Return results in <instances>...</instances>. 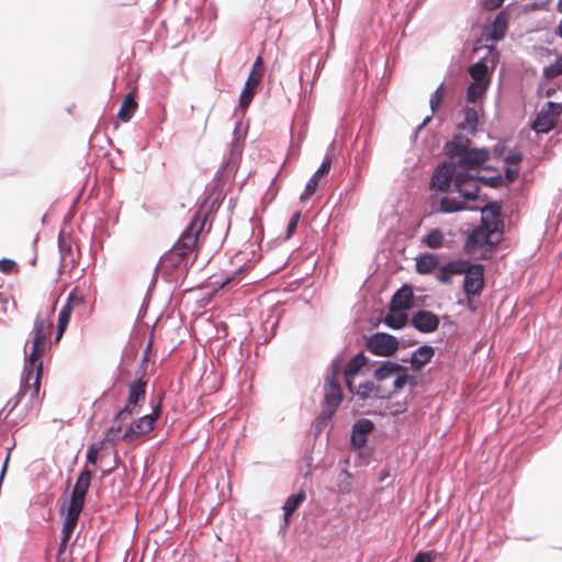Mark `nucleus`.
<instances>
[{"label":"nucleus","instance_id":"nucleus-33","mask_svg":"<svg viewBox=\"0 0 562 562\" xmlns=\"http://www.w3.org/2000/svg\"><path fill=\"white\" fill-rule=\"evenodd\" d=\"M487 86L488 81H473L468 88V101L474 103L481 99L484 95Z\"/></svg>","mask_w":562,"mask_h":562},{"label":"nucleus","instance_id":"nucleus-19","mask_svg":"<svg viewBox=\"0 0 562 562\" xmlns=\"http://www.w3.org/2000/svg\"><path fill=\"white\" fill-rule=\"evenodd\" d=\"M508 29V13L505 10L498 12L493 23L485 27L483 36L486 41L498 42L504 38Z\"/></svg>","mask_w":562,"mask_h":562},{"label":"nucleus","instance_id":"nucleus-38","mask_svg":"<svg viewBox=\"0 0 562 562\" xmlns=\"http://www.w3.org/2000/svg\"><path fill=\"white\" fill-rule=\"evenodd\" d=\"M443 95H445V88H443V83H441L435 90V92L430 95V99H429V104H430L432 114H435L438 111V109L440 108L441 102L443 100Z\"/></svg>","mask_w":562,"mask_h":562},{"label":"nucleus","instance_id":"nucleus-24","mask_svg":"<svg viewBox=\"0 0 562 562\" xmlns=\"http://www.w3.org/2000/svg\"><path fill=\"white\" fill-rule=\"evenodd\" d=\"M470 145L471 139L469 138V136L458 134L451 142L447 144V154L449 155L450 159L453 160L462 153L471 149Z\"/></svg>","mask_w":562,"mask_h":562},{"label":"nucleus","instance_id":"nucleus-6","mask_svg":"<svg viewBox=\"0 0 562 562\" xmlns=\"http://www.w3.org/2000/svg\"><path fill=\"white\" fill-rule=\"evenodd\" d=\"M265 75V64L262 56H258L252 64L251 70L248 75V78L245 82L244 89L239 95V106L241 109H247L251 103L254 95L256 93V89L261 82Z\"/></svg>","mask_w":562,"mask_h":562},{"label":"nucleus","instance_id":"nucleus-25","mask_svg":"<svg viewBox=\"0 0 562 562\" xmlns=\"http://www.w3.org/2000/svg\"><path fill=\"white\" fill-rule=\"evenodd\" d=\"M435 355V350L431 346L424 345L416 349L411 357V364L414 370H419L428 362Z\"/></svg>","mask_w":562,"mask_h":562},{"label":"nucleus","instance_id":"nucleus-52","mask_svg":"<svg viewBox=\"0 0 562 562\" xmlns=\"http://www.w3.org/2000/svg\"><path fill=\"white\" fill-rule=\"evenodd\" d=\"M429 121H430V117H427V119L424 121L423 125H426Z\"/></svg>","mask_w":562,"mask_h":562},{"label":"nucleus","instance_id":"nucleus-11","mask_svg":"<svg viewBox=\"0 0 562 562\" xmlns=\"http://www.w3.org/2000/svg\"><path fill=\"white\" fill-rule=\"evenodd\" d=\"M459 175L454 161L442 162L434 172L431 178V187L441 191L448 192L451 184H456V178Z\"/></svg>","mask_w":562,"mask_h":562},{"label":"nucleus","instance_id":"nucleus-22","mask_svg":"<svg viewBox=\"0 0 562 562\" xmlns=\"http://www.w3.org/2000/svg\"><path fill=\"white\" fill-rule=\"evenodd\" d=\"M374 425L370 419L358 420L352 428L351 442L357 449H361L368 441V435L373 430Z\"/></svg>","mask_w":562,"mask_h":562},{"label":"nucleus","instance_id":"nucleus-37","mask_svg":"<svg viewBox=\"0 0 562 562\" xmlns=\"http://www.w3.org/2000/svg\"><path fill=\"white\" fill-rule=\"evenodd\" d=\"M106 442L103 440H100L98 442H93L89 446L87 450V461L90 464H97L99 459V453L106 447Z\"/></svg>","mask_w":562,"mask_h":562},{"label":"nucleus","instance_id":"nucleus-28","mask_svg":"<svg viewBox=\"0 0 562 562\" xmlns=\"http://www.w3.org/2000/svg\"><path fill=\"white\" fill-rule=\"evenodd\" d=\"M80 514L81 512L79 510L69 507L67 508L66 517L64 519L61 529V539H64V542H68L70 540Z\"/></svg>","mask_w":562,"mask_h":562},{"label":"nucleus","instance_id":"nucleus-47","mask_svg":"<svg viewBox=\"0 0 562 562\" xmlns=\"http://www.w3.org/2000/svg\"><path fill=\"white\" fill-rule=\"evenodd\" d=\"M504 0H484L483 5L486 10H496L503 4Z\"/></svg>","mask_w":562,"mask_h":562},{"label":"nucleus","instance_id":"nucleus-9","mask_svg":"<svg viewBox=\"0 0 562 562\" xmlns=\"http://www.w3.org/2000/svg\"><path fill=\"white\" fill-rule=\"evenodd\" d=\"M562 112L559 103L547 102L532 123V130L536 133H548L557 125L558 119Z\"/></svg>","mask_w":562,"mask_h":562},{"label":"nucleus","instance_id":"nucleus-7","mask_svg":"<svg viewBox=\"0 0 562 562\" xmlns=\"http://www.w3.org/2000/svg\"><path fill=\"white\" fill-rule=\"evenodd\" d=\"M159 406L151 414L144 415L130 424L123 434V441L134 443L143 436L154 429V425L159 416Z\"/></svg>","mask_w":562,"mask_h":562},{"label":"nucleus","instance_id":"nucleus-30","mask_svg":"<svg viewBox=\"0 0 562 562\" xmlns=\"http://www.w3.org/2000/svg\"><path fill=\"white\" fill-rule=\"evenodd\" d=\"M367 361L368 359L363 352L357 353L346 364L344 375L356 376L359 373V371L367 364Z\"/></svg>","mask_w":562,"mask_h":562},{"label":"nucleus","instance_id":"nucleus-31","mask_svg":"<svg viewBox=\"0 0 562 562\" xmlns=\"http://www.w3.org/2000/svg\"><path fill=\"white\" fill-rule=\"evenodd\" d=\"M479 123V115L475 109L467 108L464 110V120L459 123L460 130H467L470 134L474 135Z\"/></svg>","mask_w":562,"mask_h":562},{"label":"nucleus","instance_id":"nucleus-51","mask_svg":"<svg viewBox=\"0 0 562 562\" xmlns=\"http://www.w3.org/2000/svg\"><path fill=\"white\" fill-rule=\"evenodd\" d=\"M8 460H9V456L7 457V459H5V461H4V464H3V468H2V471H1V475H0V480H2V477H3V475H4V472H5V469H7Z\"/></svg>","mask_w":562,"mask_h":562},{"label":"nucleus","instance_id":"nucleus-41","mask_svg":"<svg viewBox=\"0 0 562 562\" xmlns=\"http://www.w3.org/2000/svg\"><path fill=\"white\" fill-rule=\"evenodd\" d=\"M544 74L547 77H557L562 74V57L559 58L554 64L546 68Z\"/></svg>","mask_w":562,"mask_h":562},{"label":"nucleus","instance_id":"nucleus-40","mask_svg":"<svg viewBox=\"0 0 562 562\" xmlns=\"http://www.w3.org/2000/svg\"><path fill=\"white\" fill-rule=\"evenodd\" d=\"M0 271L10 274V273H16L19 271L18 265L12 259H0Z\"/></svg>","mask_w":562,"mask_h":562},{"label":"nucleus","instance_id":"nucleus-49","mask_svg":"<svg viewBox=\"0 0 562 562\" xmlns=\"http://www.w3.org/2000/svg\"><path fill=\"white\" fill-rule=\"evenodd\" d=\"M490 54L492 55V63H495L498 58V52L496 50L495 47L491 46Z\"/></svg>","mask_w":562,"mask_h":562},{"label":"nucleus","instance_id":"nucleus-20","mask_svg":"<svg viewBox=\"0 0 562 562\" xmlns=\"http://www.w3.org/2000/svg\"><path fill=\"white\" fill-rule=\"evenodd\" d=\"M414 306L413 288L408 284L403 285L392 296L390 307L392 311H408Z\"/></svg>","mask_w":562,"mask_h":562},{"label":"nucleus","instance_id":"nucleus-34","mask_svg":"<svg viewBox=\"0 0 562 562\" xmlns=\"http://www.w3.org/2000/svg\"><path fill=\"white\" fill-rule=\"evenodd\" d=\"M431 249H438L443 246L445 236L439 228H432L423 239Z\"/></svg>","mask_w":562,"mask_h":562},{"label":"nucleus","instance_id":"nucleus-5","mask_svg":"<svg viewBox=\"0 0 562 562\" xmlns=\"http://www.w3.org/2000/svg\"><path fill=\"white\" fill-rule=\"evenodd\" d=\"M340 361L335 360L324 383V407L322 415L331 418L342 402V390L339 383Z\"/></svg>","mask_w":562,"mask_h":562},{"label":"nucleus","instance_id":"nucleus-32","mask_svg":"<svg viewBox=\"0 0 562 562\" xmlns=\"http://www.w3.org/2000/svg\"><path fill=\"white\" fill-rule=\"evenodd\" d=\"M407 321L408 316L404 313V311H392L391 308L384 318V323L393 329L402 328L405 326Z\"/></svg>","mask_w":562,"mask_h":562},{"label":"nucleus","instance_id":"nucleus-16","mask_svg":"<svg viewBox=\"0 0 562 562\" xmlns=\"http://www.w3.org/2000/svg\"><path fill=\"white\" fill-rule=\"evenodd\" d=\"M501 211L502 207L496 202H492L485 205L482 209V218L480 225L494 232V234H499V236H502L504 223Z\"/></svg>","mask_w":562,"mask_h":562},{"label":"nucleus","instance_id":"nucleus-18","mask_svg":"<svg viewBox=\"0 0 562 562\" xmlns=\"http://www.w3.org/2000/svg\"><path fill=\"white\" fill-rule=\"evenodd\" d=\"M411 324L418 331L429 334L438 329L440 319L439 316L436 315L435 313L426 310H420L412 315Z\"/></svg>","mask_w":562,"mask_h":562},{"label":"nucleus","instance_id":"nucleus-14","mask_svg":"<svg viewBox=\"0 0 562 562\" xmlns=\"http://www.w3.org/2000/svg\"><path fill=\"white\" fill-rule=\"evenodd\" d=\"M454 190L465 200H476L480 192V179L467 171H459Z\"/></svg>","mask_w":562,"mask_h":562},{"label":"nucleus","instance_id":"nucleus-48","mask_svg":"<svg viewBox=\"0 0 562 562\" xmlns=\"http://www.w3.org/2000/svg\"><path fill=\"white\" fill-rule=\"evenodd\" d=\"M353 379H355V376H345L347 389L349 390V392H351L352 394L356 395V389H355V384H353Z\"/></svg>","mask_w":562,"mask_h":562},{"label":"nucleus","instance_id":"nucleus-8","mask_svg":"<svg viewBox=\"0 0 562 562\" xmlns=\"http://www.w3.org/2000/svg\"><path fill=\"white\" fill-rule=\"evenodd\" d=\"M501 240L499 234H494V232L488 228L479 225L472 233L468 236L464 250L469 255L476 254L480 249L485 246L493 247Z\"/></svg>","mask_w":562,"mask_h":562},{"label":"nucleus","instance_id":"nucleus-42","mask_svg":"<svg viewBox=\"0 0 562 562\" xmlns=\"http://www.w3.org/2000/svg\"><path fill=\"white\" fill-rule=\"evenodd\" d=\"M330 168H331V158L327 157L322 162V165L319 166V168L315 171V173L313 176H315L316 178H318L321 180L323 177L328 175V172L330 171Z\"/></svg>","mask_w":562,"mask_h":562},{"label":"nucleus","instance_id":"nucleus-12","mask_svg":"<svg viewBox=\"0 0 562 562\" xmlns=\"http://www.w3.org/2000/svg\"><path fill=\"white\" fill-rule=\"evenodd\" d=\"M92 472L87 467L82 469L77 477L76 484L72 490L69 508L82 512L85 506L86 495L91 484Z\"/></svg>","mask_w":562,"mask_h":562},{"label":"nucleus","instance_id":"nucleus-4","mask_svg":"<svg viewBox=\"0 0 562 562\" xmlns=\"http://www.w3.org/2000/svg\"><path fill=\"white\" fill-rule=\"evenodd\" d=\"M464 274L463 290L468 297L479 295L484 288V266L468 260H453L442 265L436 278L443 284L451 283V277Z\"/></svg>","mask_w":562,"mask_h":562},{"label":"nucleus","instance_id":"nucleus-39","mask_svg":"<svg viewBox=\"0 0 562 562\" xmlns=\"http://www.w3.org/2000/svg\"><path fill=\"white\" fill-rule=\"evenodd\" d=\"M318 183H319V179L316 178L315 176H312L311 179L307 181V183L305 186V190L300 198L301 201L308 200L316 192Z\"/></svg>","mask_w":562,"mask_h":562},{"label":"nucleus","instance_id":"nucleus-21","mask_svg":"<svg viewBox=\"0 0 562 562\" xmlns=\"http://www.w3.org/2000/svg\"><path fill=\"white\" fill-rule=\"evenodd\" d=\"M82 303H83V301L81 297L76 296L72 293L69 295L67 303L63 306V308L60 310L59 315H58L57 335L55 338L56 342L60 340L61 336L64 335V333L68 326L70 316H71V313L74 310V305L75 304L79 305Z\"/></svg>","mask_w":562,"mask_h":562},{"label":"nucleus","instance_id":"nucleus-26","mask_svg":"<svg viewBox=\"0 0 562 562\" xmlns=\"http://www.w3.org/2000/svg\"><path fill=\"white\" fill-rule=\"evenodd\" d=\"M138 104L136 102V92L132 91L127 93L121 104L120 111L117 113V116L121 121L127 122L132 119L133 114L135 113Z\"/></svg>","mask_w":562,"mask_h":562},{"label":"nucleus","instance_id":"nucleus-13","mask_svg":"<svg viewBox=\"0 0 562 562\" xmlns=\"http://www.w3.org/2000/svg\"><path fill=\"white\" fill-rule=\"evenodd\" d=\"M490 159V151L486 148H471L456 159H453L457 167L461 168V171L470 172L473 169L481 167Z\"/></svg>","mask_w":562,"mask_h":562},{"label":"nucleus","instance_id":"nucleus-23","mask_svg":"<svg viewBox=\"0 0 562 562\" xmlns=\"http://www.w3.org/2000/svg\"><path fill=\"white\" fill-rule=\"evenodd\" d=\"M524 155L519 150L509 151L505 158V177L508 182H514L519 176V164L522 161Z\"/></svg>","mask_w":562,"mask_h":562},{"label":"nucleus","instance_id":"nucleus-15","mask_svg":"<svg viewBox=\"0 0 562 562\" xmlns=\"http://www.w3.org/2000/svg\"><path fill=\"white\" fill-rule=\"evenodd\" d=\"M131 411L130 409H120L113 420L111 426L104 432L103 441L106 443L115 445L119 441H123V428L126 423L131 419Z\"/></svg>","mask_w":562,"mask_h":562},{"label":"nucleus","instance_id":"nucleus-50","mask_svg":"<svg viewBox=\"0 0 562 562\" xmlns=\"http://www.w3.org/2000/svg\"><path fill=\"white\" fill-rule=\"evenodd\" d=\"M68 542H64V539H60V543L58 546V554H63L66 550Z\"/></svg>","mask_w":562,"mask_h":562},{"label":"nucleus","instance_id":"nucleus-10","mask_svg":"<svg viewBox=\"0 0 562 562\" xmlns=\"http://www.w3.org/2000/svg\"><path fill=\"white\" fill-rule=\"evenodd\" d=\"M397 348L398 340L390 334L376 333L367 340V349L375 356L390 357Z\"/></svg>","mask_w":562,"mask_h":562},{"label":"nucleus","instance_id":"nucleus-36","mask_svg":"<svg viewBox=\"0 0 562 562\" xmlns=\"http://www.w3.org/2000/svg\"><path fill=\"white\" fill-rule=\"evenodd\" d=\"M465 209V203L457 201L456 199L445 196L440 201L439 211L443 213H452Z\"/></svg>","mask_w":562,"mask_h":562},{"label":"nucleus","instance_id":"nucleus-43","mask_svg":"<svg viewBox=\"0 0 562 562\" xmlns=\"http://www.w3.org/2000/svg\"><path fill=\"white\" fill-rule=\"evenodd\" d=\"M300 218H301V211H296V212L292 215V217H291V220H290V222H289V224H288V228H286V237H290V236L295 232V229H296V227H297V223H299Z\"/></svg>","mask_w":562,"mask_h":562},{"label":"nucleus","instance_id":"nucleus-45","mask_svg":"<svg viewBox=\"0 0 562 562\" xmlns=\"http://www.w3.org/2000/svg\"><path fill=\"white\" fill-rule=\"evenodd\" d=\"M434 551L419 552L412 562H434Z\"/></svg>","mask_w":562,"mask_h":562},{"label":"nucleus","instance_id":"nucleus-27","mask_svg":"<svg viewBox=\"0 0 562 562\" xmlns=\"http://www.w3.org/2000/svg\"><path fill=\"white\" fill-rule=\"evenodd\" d=\"M439 266V258L435 254H424L416 259V271L419 274H429Z\"/></svg>","mask_w":562,"mask_h":562},{"label":"nucleus","instance_id":"nucleus-46","mask_svg":"<svg viewBox=\"0 0 562 562\" xmlns=\"http://www.w3.org/2000/svg\"><path fill=\"white\" fill-rule=\"evenodd\" d=\"M241 273V270L235 272L232 277H227L223 280H215L214 284L218 285L220 289L224 288L225 285L229 284L231 282L235 281L237 279V276Z\"/></svg>","mask_w":562,"mask_h":562},{"label":"nucleus","instance_id":"nucleus-17","mask_svg":"<svg viewBox=\"0 0 562 562\" xmlns=\"http://www.w3.org/2000/svg\"><path fill=\"white\" fill-rule=\"evenodd\" d=\"M146 384V381L139 379L128 385V396L122 409H130L132 416L139 413V408L145 402Z\"/></svg>","mask_w":562,"mask_h":562},{"label":"nucleus","instance_id":"nucleus-29","mask_svg":"<svg viewBox=\"0 0 562 562\" xmlns=\"http://www.w3.org/2000/svg\"><path fill=\"white\" fill-rule=\"evenodd\" d=\"M306 494L304 491H300L296 494L290 495L283 506L284 520L288 524L291 516L295 513L299 506L305 501Z\"/></svg>","mask_w":562,"mask_h":562},{"label":"nucleus","instance_id":"nucleus-44","mask_svg":"<svg viewBox=\"0 0 562 562\" xmlns=\"http://www.w3.org/2000/svg\"><path fill=\"white\" fill-rule=\"evenodd\" d=\"M480 182L486 183L493 188H497L503 183V177L501 175L491 178H479Z\"/></svg>","mask_w":562,"mask_h":562},{"label":"nucleus","instance_id":"nucleus-2","mask_svg":"<svg viewBox=\"0 0 562 562\" xmlns=\"http://www.w3.org/2000/svg\"><path fill=\"white\" fill-rule=\"evenodd\" d=\"M53 322L49 315L37 314L33 327L32 349L29 362L25 366L24 384L21 392L30 394L31 398L38 396L41 389V375L43 364L40 361L47 348L48 338L52 335Z\"/></svg>","mask_w":562,"mask_h":562},{"label":"nucleus","instance_id":"nucleus-3","mask_svg":"<svg viewBox=\"0 0 562 562\" xmlns=\"http://www.w3.org/2000/svg\"><path fill=\"white\" fill-rule=\"evenodd\" d=\"M373 376L376 381H367L361 383L356 390V396L366 401L368 398L385 400L400 392L413 376L407 374L405 367L384 361L374 370Z\"/></svg>","mask_w":562,"mask_h":562},{"label":"nucleus","instance_id":"nucleus-1","mask_svg":"<svg viewBox=\"0 0 562 562\" xmlns=\"http://www.w3.org/2000/svg\"><path fill=\"white\" fill-rule=\"evenodd\" d=\"M206 220L207 214L202 207L195 212L172 248L160 258L159 267L164 274L171 277L178 270H188L190 256L196 257Z\"/></svg>","mask_w":562,"mask_h":562},{"label":"nucleus","instance_id":"nucleus-35","mask_svg":"<svg viewBox=\"0 0 562 562\" xmlns=\"http://www.w3.org/2000/svg\"><path fill=\"white\" fill-rule=\"evenodd\" d=\"M487 65L483 60H480L469 68V74L473 81H488L487 79Z\"/></svg>","mask_w":562,"mask_h":562}]
</instances>
